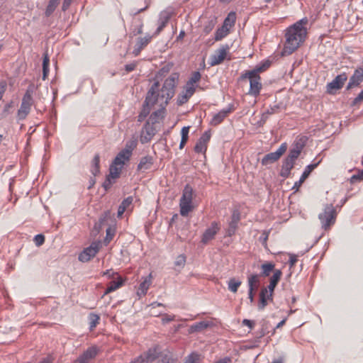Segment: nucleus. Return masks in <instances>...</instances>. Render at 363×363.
Listing matches in <instances>:
<instances>
[{
    "label": "nucleus",
    "mask_w": 363,
    "mask_h": 363,
    "mask_svg": "<svg viewBox=\"0 0 363 363\" xmlns=\"http://www.w3.org/2000/svg\"><path fill=\"white\" fill-rule=\"evenodd\" d=\"M179 74L172 73L164 82L163 86L160 89V84L155 82L148 90L143 108L138 116V121L142 122L149 114L150 106L158 104L160 106L164 107L169 101L174 96L175 87L179 81Z\"/></svg>",
    "instance_id": "nucleus-1"
},
{
    "label": "nucleus",
    "mask_w": 363,
    "mask_h": 363,
    "mask_svg": "<svg viewBox=\"0 0 363 363\" xmlns=\"http://www.w3.org/2000/svg\"><path fill=\"white\" fill-rule=\"evenodd\" d=\"M306 33V29L303 26L302 21L289 27L285 34L286 42L281 51V56L292 54L305 40Z\"/></svg>",
    "instance_id": "nucleus-2"
},
{
    "label": "nucleus",
    "mask_w": 363,
    "mask_h": 363,
    "mask_svg": "<svg viewBox=\"0 0 363 363\" xmlns=\"http://www.w3.org/2000/svg\"><path fill=\"white\" fill-rule=\"evenodd\" d=\"M132 150L133 147L130 146L129 148L125 147L118 153L112 164L110 165L109 174L104 184L105 189L108 188L112 184L113 182L112 180L119 177L123 165L131 157Z\"/></svg>",
    "instance_id": "nucleus-3"
},
{
    "label": "nucleus",
    "mask_w": 363,
    "mask_h": 363,
    "mask_svg": "<svg viewBox=\"0 0 363 363\" xmlns=\"http://www.w3.org/2000/svg\"><path fill=\"white\" fill-rule=\"evenodd\" d=\"M240 79H249L250 89L248 91V94L255 97L259 95L260 91L262 87L259 74L254 72L252 70H250L242 74V75L240 76Z\"/></svg>",
    "instance_id": "nucleus-4"
},
{
    "label": "nucleus",
    "mask_w": 363,
    "mask_h": 363,
    "mask_svg": "<svg viewBox=\"0 0 363 363\" xmlns=\"http://www.w3.org/2000/svg\"><path fill=\"white\" fill-rule=\"evenodd\" d=\"M33 88L29 86L23 96L20 108L17 112V118L19 121L24 120L30 111L33 104Z\"/></svg>",
    "instance_id": "nucleus-5"
},
{
    "label": "nucleus",
    "mask_w": 363,
    "mask_h": 363,
    "mask_svg": "<svg viewBox=\"0 0 363 363\" xmlns=\"http://www.w3.org/2000/svg\"><path fill=\"white\" fill-rule=\"evenodd\" d=\"M336 213L332 204L326 205L324 211L319 214V219L322 223V227L325 229L334 224L335 221Z\"/></svg>",
    "instance_id": "nucleus-6"
},
{
    "label": "nucleus",
    "mask_w": 363,
    "mask_h": 363,
    "mask_svg": "<svg viewBox=\"0 0 363 363\" xmlns=\"http://www.w3.org/2000/svg\"><path fill=\"white\" fill-rule=\"evenodd\" d=\"M101 247V243L100 241L93 242L90 246L86 247L79 255V260L82 262H86L89 261L91 258L95 257L97 252L99 251V249Z\"/></svg>",
    "instance_id": "nucleus-7"
},
{
    "label": "nucleus",
    "mask_w": 363,
    "mask_h": 363,
    "mask_svg": "<svg viewBox=\"0 0 363 363\" xmlns=\"http://www.w3.org/2000/svg\"><path fill=\"white\" fill-rule=\"evenodd\" d=\"M287 145L286 143H282L277 151L270 152L264 155L262 158L261 163L264 166H267L277 162L281 156L286 152Z\"/></svg>",
    "instance_id": "nucleus-8"
},
{
    "label": "nucleus",
    "mask_w": 363,
    "mask_h": 363,
    "mask_svg": "<svg viewBox=\"0 0 363 363\" xmlns=\"http://www.w3.org/2000/svg\"><path fill=\"white\" fill-rule=\"evenodd\" d=\"M173 15L174 11L171 9H167L160 12L157 21L158 26L155 32L154 33L153 35H158L162 32V30L164 29V28L166 27L167 23L171 19Z\"/></svg>",
    "instance_id": "nucleus-9"
},
{
    "label": "nucleus",
    "mask_w": 363,
    "mask_h": 363,
    "mask_svg": "<svg viewBox=\"0 0 363 363\" xmlns=\"http://www.w3.org/2000/svg\"><path fill=\"white\" fill-rule=\"evenodd\" d=\"M155 133L156 129L154 124L151 123L150 121H147L141 130L140 136V142L143 144L150 142Z\"/></svg>",
    "instance_id": "nucleus-10"
},
{
    "label": "nucleus",
    "mask_w": 363,
    "mask_h": 363,
    "mask_svg": "<svg viewBox=\"0 0 363 363\" xmlns=\"http://www.w3.org/2000/svg\"><path fill=\"white\" fill-rule=\"evenodd\" d=\"M347 79L345 73L337 75L331 82L327 84V91L333 94L334 91L341 89Z\"/></svg>",
    "instance_id": "nucleus-11"
},
{
    "label": "nucleus",
    "mask_w": 363,
    "mask_h": 363,
    "mask_svg": "<svg viewBox=\"0 0 363 363\" xmlns=\"http://www.w3.org/2000/svg\"><path fill=\"white\" fill-rule=\"evenodd\" d=\"M229 46L225 45L218 49L211 57V65L214 66L220 64L225 58Z\"/></svg>",
    "instance_id": "nucleus-12"
},
{
    "label": "nucleus",
    "mask_w": 363,
    "mask_h": 363,
    "mask_svg": "<svg viewBox=\"0 0 363 363\" xmlns=\"http://www.w3.org/2000/svg\"><path fill=\"white\" fill-rule=\"evenodd\" d=\"M219 230L220 226L218 223L216 221L212 222L210 227H208L203 233L201 238V242L207 244L210 240L214 238Z\"/></svg>",
    "instance_id": "nucleus-13"
},
{
    "label": "nucleus",
    "mask_w": 363,
    "mask_h": 363,
    "mask_svg": "<svg viewBox=\"0 0 363 363\" xmlns=\"http://www.w3.org/2000/svg\"><path fill=\"white\" fill-rule=\"evenodd\" d=\"M196 90L194 88L184 85L183 90L177 96V103L179 106L186 104L194 95Z\"/></svg>",
    "instance_id": "nucleus-14"
},
{
    "label": "nucleus",
    "mask_w": 363,
    "mask_h": 363,
    "mask_svg": "<svg viewBox=\"0 0 363 363\" xmlns=\"http://www.w3.org/2000/svg\"><path fill=\"white\" fill-rule=\"evenodd\" d=\"M320 162H318L316 163H314V164H311L308 166H306V167L305 168L302 175L301 176L300 179L298 181L296 182L294 186H293V189L295 190L296 191L298 190V189L300 188V186H301V184L304 182V181L308 177V176L310 175L311 172L318 167V165L319 164Z\"/></svg>",
    "instance_id": "nucleus-15"
},
{
    "label": "nucleus",
    "mask_w": 363,
    "mask_h": 363,
    "mask_svg": "<svg viewBox=\"0 0 363 363\" xmlns=\"http://www.w3.org/2000/svg\"><path fill=\"white\" fill-rule=\"evenodd\" d=\"M363 82V67L356 69L350 79L347 89H350L352 87L357 86Z\"/></svg>",
    "instance_id": "nucleus-16"
},
{
    "label": "nucleus",
    "mask_w": 363,
    "mask_h": 363,
    "mask_svg": "<svg viewBox=\"0 0 363 363\" xmlns=\"http://www.w3.org/2000/svg\"><path fill=\"white\" fill-rule=\"evenodd\" d=\"M152 36L149 34L143 38H138L133 50V54L135 56H138L140 53L141 50L149 44L152 40Z\"/></svg>",
    "instance_id": "nucleus-17"
},
{
    "label": "nucleus",
    "mask_w": 363,
    "mask_h": 363,
    "mask_svg": "<svg viewBox=\"0 0 363 363\" xmlns=\"http://www.w3.org/2000/svg\"><path fill=\"white\" fill-rule=\"evenodd\" d=\"M160 354V350L157 346L150 348L147 352L141 354L145 363H151L154 362Z\"/></svg>",
    "instance_id": "nucleus-18"
},
{
    "label": "nucleus",
    "mask_w": 363,
    "mask_h": 363,
    "mask_svg": "<svg viewBox=\"0 0 363 363\" xmlns=\"http://www.w3.org/2000/svg\"><path fill=\"white\" fill-rule=\"evenodd\" d=\"M295 162L286 158L281 165L279 175L283 178H288L291 174V171L294 168Z\"/></svg>",
    "instance_id": "nucleus-19"
},
{
    "label": "nucleus",
    "mask_w": 363,
    "mask_h": 363,
    "mask_svg": "<svg viewBox=\"0 0 363 363\" xmlns=\"http://www.w3.org/2000/svg\"><path fill=\"white\" fill-rule=\"evenodd\" d=\"M99 353V348L96 346H91L87 348L79 357L83 359L85 362L89 363L94 359Z\"/></svg>",
    "instance_id": "nucleus-20"
},
{
    "label": "nucleus",
    "mask_w": 363,
    "mask_h": 363,
    "mask_svg": "<svg viewBox=\"0 0 363 363\" xmlns=\"http://www.w3.org/2000/svg\"><path fill=\"white\" fill-rule=\"evenodd\" d=\"M230 111V108L223 109L215 114L211 121V125L216 126L220 124L227 117L228 114Z\"/></svg>",
    "instance_id": "nucleus-21"
},
{
    "label": "nucleus",
    "mask_w": 363,
    "mask_h": 363,
    "mask_svg": "<svg viewBox=\"0 0 363 363\" xmlns=\"http://www.w3.org/2000/svg\"><path fill=\"white\" fill-rule=\"evenodd\" d=\"M153 164V158L151 156H145L143 157L140 162L138 165V170L141 172H145L151 168Z\"/></svg>",
    "instance_id": "nucleus-22"
},
{
    "label": "nucleus",
    "mask_w": 363,
    "mask_h": 363,
    "mask_svg": "<svg viewBox=\"0 0 363 363\" xmlns=\"http://www.w3.org/2000/svg\"><path fill=\"white\" fill-rule=\"evenodd\" d=\"M259 277L260 275L256 274L248 276L247 282L249 289L256 291L259 288L260 284Z\"/></svg>",
    "instance_id": "nucleus-23"
},
{
    "label": "nucleus",
    "mask_w": 363,
    "mask_h": 363,
    "mask_svg": "<svg viewBox=\"0 0 363 363\" xmlns=\"http://www.w3.org/2000/svg\"><path fill=\"white\" fill-rule=\"evenodd\" d=\"M239 220L240 214L238 213L234 212L232 215V220L229 223V227L227 230V233L229 236H231L235 233Z\"/></svg>",
    "instance_id": "nucleus-24"
},
{
    "label": "nucleus",
    "mask_w": 363,
    "mask_h": 363,
    "mask_svg": "<svg viewBox=\"0 0 363 363\" xmlns=\"http://www.w3.org/2000/svg\"><path fill=\"white\" fill-rule=\"evenodd\" d=\"M179 207L180 214L182 216H188V214L194 209L192 202L183 201L182 199L179 201Z\"/></svg>",
    "instance_id": "nucleus-25"
},
{
    "label": "nucleus",
    "mask_w": 363,
    "mask_h": 363,
    "mask_svg": "<svg viewBox=\"0 0 363 363\" xmlns=\"http://www.w3.org/2000/svg\"><path fill=\"white\" fill-rule=\"evenodd\" d=\"M269 300V294L267 289L262 288L259 293V301L258 303V309L263 310L267 305Z\"/></svg>",
    "instance_id": "nucleus-26"
},
{
    "label": "nucleus",
    "mask_w": 363,
    "mask_h": 363,
    "mask_svg": "<svg viewBox=\"0 0 363 363\" xmlns=\"http://www.w3.org/2000/svg\"><path fill=\"white\" fill-rule=\"evenodd\" d=\"M123 284V281L121 277H118L117 280L111 281L108 283L107 288L104 295H106L111 292L119 289Z\"/></svg>",
    "instance_id": "nucleus-27"
},
{
    "label": "nucleus",
    "mask_w": 363,
    "mask_h": 363,
    "mask_svg": "<svg viewBox=\"0 0 363 363\" xmlns=\"http://www.w3.org/2000/svg\"><path fill=\"white\" fill-rule=\"evenodd\" d=\"M201 78V75L199 72H194L185 85L194 88V89L196 90V87L198 86L197 83L200 81Z\"/></svg>",
    "instance_id": "nucleus-28"
},
{
    "label": "nucleus",
    "mask_w": 363,
    "mask_h": 363,
    "mask_svg": "<svg viewBox=\"0 0 363 363\" xmlns=\"http://www.w3.org/2000/svg\"><path fill=\"white\" fill-rule=\"evenodd\" d=\"M151 278H152L151 274H150L148 277L145 278L143 281H142L140 283L139 289H138V295L144 296L146 294V293L152 283Z\"/></svg>",
    "instance_id": "nucleus-29"
},
{
    "label": "nucleus",
    "mask_w": 363,
    "mask_h": 363,
    "mask_svg": "<svg viewBox=\"0 0 363 363\" xmlns=\"http://www.w3.org/2000/svg\"><path fill=\"white\" fill-rule=\"evenodd\" d=\"M212 323L209 321H201L192 325L189 328L190 333L199 332L211 326Z\"/></svg>",
    "instance_id": "nucleus-30"
},
{
    "label": "nucleus",
    "mask_w": 363,
    "mask_h": 363,
    "mask_svg": "<svg viewBox=\"0 0 363 363\" xmlns=\"http://www.w3.org/2000/svg\"><path fill=\"white\" fill-rule=\"evenodd\" d=\"M275 264L272 262H265L261 265V275L268 277L271 272H274Z\"/></svg>",
    "instance_id": "nucleus-31"
},
{
    "label": "nucleus",
    "mask_w": 363,
    "mask_h": 363,
    "mask_svg": "<svg viewBox=\"0 0 363 363\" xmlns=\"http://www.w3.org/2000/svg\"><path fill=\"white\" fill-rule=\"evenodd\" d=\"M193 189L189 184H186L183 190L182 196L180 199L183 201L192 202L193 200Z\"/></svg>",
    "instance_id": "nucleus-32"
},
{
    "label": "nucleus",
    "mask_w": 363,
    "mask_h": 363,
    "mask_svg": "<svg viewBox=\"0 0 363 363\" xmlns=\"http://www.w3.org/2000/svg\"><path fill=\"white\" fill-rule=\"evenodd\" d=\"M279 109H280V106L277 105V104L269 107V108H267L266 110V111H264L262 113V120L263 121H266L268 119L269 116L279 113Z\"/></svg>",
    "instance_id": "nucleus-33"
},
{
    "label": "nucleus",
    "mask_w": 363,
    "mask_h": 363,
    "mask_svg": "<svg viewBox=\"0 0 363 363\" xmlns=\"http://www.w3.org/2000/svg\"><path fill=\"white\" fill-rule=\"evenodd\" d=\"M301 150L302 147L296 145L295 147L289 150V155L287 156L286 158L296 162V160H297V158L298 157L301 152Z\"/></svg>",
    "instance_id": "nucleus-34"
},
{
    "label": "nucleus",
    "mask_w": 363,
    "mask_h": 363,
    "mask_svg": "<svg viewBox=\"0 0 363 363\" xmlns=\"http://www.w3.org/2000/svg\"><path fill=\"white\" fill-rule=\"evenodd\" d=\"M229 28H227L225 26H222L220 28H218L215 33V40L216 41L222 40L225 38L229 33Z\"/></svg>",
    "instance_id": "nucleus-35"
},
{
    "label": "nucleus",
    "mask_w": 363,
    "mask_h": 363,
    "mask_svg": "<svg viewBox=\"0 0 363 363\" xmlns=\"http://www.w3.org/2000/svg\"><path fill=\"white\" fill-rule=\"evenodd\" d=\"M99 162L100 157L99 155H96L92 160L91 172L94 176H96L99 173Z\"/></svg>",
    "instance_id": "nucleus-36"
},
{
    "label": "nucleus",
    "mask_w": 363,
    "mask_h": 363,
    "mask_svg": "<svg viewBox=\"0 0 363 363\" xmlns=\"http://www.w3.org/2000/svg\"><path fill=\"white\" fill-rule=\"evenodd\" d=\"M59 1L60 0H50L45 10L46 16H50L54 12L59 4Z\"/></svg>",
    "instance_id": "nucleus-37"
},
{
    "label": "nucleus",
    "mask_w": 363,
    "mask_h": 363,
    "mask_svg": "<svg viewBox=\"0 0 363 363\" xmlns=\"http://www.w3.org/2000/svg\"><path fill=\"white\" fill-rule=\"evenodd\" d=\"M240 285V281L235 280V279H230L228 281V289L233 293H236Z\"/></svg>",
    "instance_id": "nucleus-38"
},
{
    "label": "nucleus",
    "mask_w": 363,
    "mask_h": 363,
    "mask_svg": "<svg viewBox=\"0 0 363 363\" xmlns=\"http://www.w3.org/2000/svg\"><path fill=\"white\" fill-rule=\"evenodd\" d=\"M235 22V13L231 12L228 15V16L224 20L223 26H227V28H230V27H232L234 25Z\"/></svg>",
    "instance_id": "nucleus-39"
},
{
    "label": "nucleus",
    "mask_w": 363,
    "mask_h": 363,
    "mask_svg": "<svg viewBox=\"0 0 363 363\" xmlns=\"http://www.w3.org/2000/svg\"><path fill=\"white\" fill-rule=\"evenodd\" d=\"M270 66V62L269 61H266L262 62L260 65H257L252 71L259 74V73L265 71Z\"/></svg>",
    "instance_id": "nucleus-40"
},
{
    "label": "nucleus",
    "mask_w": 363,
    "mask_h": 363,
    "mask_svg": "<svg viewBox=\"0 0 363 363\" xmlns=\"http://www.w3.org/2000/svg\"><path fill=\"white\" fill-rule=\"evenodd\" d=\"M115 232V229L111 227H109L106 229V238L104 239V242L106 243V245L108 244L111 242V240L113 238Z\"/></svg>",
    "instance_id": "nucleus-41"
},
{
    "label": "nucleus",
    "mask_w": 363,
    "mask_h": 363,
    "mask_svg": "<svg viewBox=\"0 0 363 363\" xmlns=\"http://www.w3.org/2000/svg\"><path fill=\"white\" fill-rule=\"evenodd\" d=\"M281 275L282 272L280 269H275L274 271L273 275L270 278V282L277 285L278 282L281 279Z\"/></svg>",
    "instance_id": "nucleus-42"
},
{
    "label": "nucleus",
    "mask_w": 363,
    "mask_h": 363,
    "mask_svg": "<svg viewBox=\"0 0 363 363\" xmlns=\"http://www.w3.org/2000/svg\"><path fill=\"white\" fill-rule=\"evenodd\" d=\"M207 149V145L204 143H202L200 140H198L195 147L194 150L195 152L200 153V152H205Z\"/></svg>",
    "instance_id": "nucleus-43"
},
{
    "label": "nucleus",
    "mask_w": 363,
    "mask_h": 363,
    "mask_svg": "<svg viewBox=\"0 0 363 363\" xmlns=\"http://www.w3.org/2000/svg\"><path fill=\"white\" fill-rule=\"evenodd\" d=\"M99 319H100L99 316L96 314L91 313L89 315V320H90L89 325H90L91 329H93L94 328H95L96 326V325L99 323Z\"/></svg>",
    "instance_id": "nucleus-44"
},
{
    "label": "nucleus",
    "mask_w": 363,
    "mask_h": 363,
    "mask_svg": "<svg viewBox=\"0 0 363 363\" xmlns=\"http://www.w3.org/2000/svg\"><path fill=\"white\" fill-rule=\"evenodd\" d=\"M362 180H363V169L358 171L357 174L352 175L350 178L351 183H355Z\"/></svg>",
    "instance_id": "nucleus-45"
},
{
    "label": "nucleus",
    "mask_w": 363,
    "mask_h": 363,
    "mask_svg": "<svg viewBox=\"0 0 363 363\" xmlns=\"http://www.w3.org/2000/svg\"><path fill=\"white\" fill-rule=\"evenodd\" d=\"M199 359V355L196 353H192L189 355L184 363H196Z\"/></svg>",
    "instance_id": "nucleus-46"
},
{
    "label": "nucleus",
    "mask_w": 363,
    "mask_h": 363,
    "mask_svg": "<svg viewBox=\"0 0 363 363\" xmlns=\"http://www.w3.org/2000/svg\"><path fill=\"white\" fill-rule=\"evenodd\" d=\"M185 262H186V257L184 255H180L177 257V259L174 262V264L179 267H183L185 264Z\"/></svg>",
    "instance_id": "nucleus-47"
},
{
    "label": "nucleus",
    "mask_w": 363,
    "mask_h": 363,
    "mask_svg": "<svg viewBox=\"0 0 363 363\" xmlns=\"http://www.w3.org/2000/svg\"><path fill=\"white\" fill-rule=\"evenodd\" d=\"M276 286H277V284L271 283L269 281V286L267 288V291H268V294H269V301H273V294H274V289H275Z\"/></svg>",
    "instance_id": "nucleus-48"
},
{
    "label": "nucleus",
    "mask_w": 363,
    "mask_h": 363,
    "mask_svg": "<svg viewBox=\"0 0 363 363\" xmlns=\"http://www.w3.org/2000/svg\"><path fill=\"white\" fill-rule=\"evenodd\" d=\"M211 138V133L209 131H206L199 139V140L201 141L202 143H204L207 145L208 142L210 140Z\"/></svg>",
    "instance_id": "nucleus-49"
},
{
    "label": "nucleus",
    "mask_w": 363,
    "mask_h": 363,
    "mask_svg": "<svg viewBox=\"0 0 363 363\" xmlns=\"http://www.w3.org/2000/svg\"><path fill=\"white\" fill-rule=\"evenodd\" d=\"M34 240L36 245L40 246L43 244L45 241V237L41 234H38L35 236Z\"/></svg>",
    "instance_id": "nucleus-50"
},
{
    "label": "nucleus",
    "mask_w": 363,
    "mask_h": 363,
    "mask_svg": "<svg viewBox=\"0 0 363 363\" xmlns=\"http://www.w3.org/2000/svg\"><path fill=\"white\" fill-rule=\"evenodd\" d=\"M7 83L5 80L0 82V100L2 99L4 92L6 91Z\"/></svg>",
    "instance_id": "nucleus-51"
},
{
    "label": "nucleus",
    "mask_w": 363,
    "mask_h": 363,
    "mask_svg": "<svg viewBox=\"0 0 363 363\" xmlns=\"http://www.w3.org/2000/svg\"><path fill=\"white\" fill-rule=\"evenodd\" d=\"M133 196H128L122 201L121 205L123 206L125 208H128L133 203Z\"/></svg>",
    "instance_id": "nucleus-52"
},
{
    "label": "nucleus",
    "mask_w": 363,
    "mask_h": 363,
    "mask_svg": "<svg viewBox=\"0 0 363 363\" xmlns=\"http://www.w3.org/2000/svg\"><path fill=\"white\" fill-rule=\"evenodd\" d=\"M160 111L154 112L153 113L151 114L148 121H151V123L154 124L157 121V118L160 116Z\"/></svg>",
    "instance_id": "nucleus-53"
},
{
    "label": "nucleus",
    "mask_w": 363,
    "mask_h": 363,
    "mask_svg": "<svg viewBox=\"0 0 363 363\" xmlns=\"http://www.w3.org/2000/svg\"><path fill=\"white\" fill-rule=\"evenodd\" d=\"M136 65H137V62H133L130 64L125 65V69L126 72H130L133 71L135 69Z\"/></svg>",
    "instance_id": "nucleus-54"
},
{
    "label": "nucleus",
    "mask_w": 363,
    "mask_h": 363,
    "mask_svg": "<svg viewBox=\"0 0 363 363\" xmlns=\"http://www.w3.org/2000/svg\"><path fill=\"white\" fill-rule=\"evenodd\" d=\"M143 23H140L137 26V28L133 31V35H137L141 34L143 33Z\"/></svg>",
    "instance_id": "nucleus-55"
},
{
    "label": "nucleus",
    "mask_w": 363,
    "mask_h": 363,
    "mask_svg": "<svg viewBox=\"0 0 363 363\" xmlns=\"http://www.w3.org/2000/svg\"><path fill=\"white\" fill-rule=\"evenodd\" d=\"M363 101V90L358 94V96L353 100L352 104L356 105Z\"/></svg>",
    "instance_id": "nucleus-56"
},
{
    "label": "nucleus",
    "mask_w": 363,
    "mask_h": 363,
    "mask_svg": "<svg viewBox=\"0 0 363 363\" xmlns=\"http://www.w3.org/2000/svg\"><path fill=\"white\" fill-rule=\"evenodd\" d=\"M269 233L264 231L262 236L259 238L260 241L262 242L263 245H267V240L268 239Z\"/></svg>",
    "instance_id": "nucleus-57"
},
{
    "label": "nucleus",
    "mask_w": 363,
    "mask_h": 363,
    "mask_svg": "<svg viewBox=\"0 0 363 363\" xmlns=\"http://www.w3.org/2000/svg\"><path fill=\"white\" fill-rule=\"evenodd\" d=\"M174 315H169L165 314L163 316L162 321L163 323H167L174 320Z\"/></svg>",
    "instance_id": "nucleus-58"
},
{
    "label": "nucleus",
    "mask_w": 363,
    "mask_h": 363,
    "mask_svg": "<svg viewBox=\"0 0 363 363\" xmlns=\"http://www.w3.org/2000/svg\"><path fill=\"white\" fill-rule=\"evenodd\" d=\"M189 130V127L185 126V127L182 128V131H181L182 138H185V139L188 140Z\"/></svg>",
    "instance_id": "nucleus-59"
},
{
    "label": "nucleus",
    "mask_w": 363,
    "mask_h": 363,
    "mask_svg": "<svg viewBox=\"0 0 363 363\" xmlns=\"http://www.w3.org/2000/svg\"><path fill=\"white\" fill-rule=\"evenodd\" d=\"M296 262H297V256L295 255H290L289 260L290 267H294Z\"/></svg>",
    "instance_id": "nucleus-60"
},
{
    "label": "nucleus",
    "mask_w": 363,
    "mask_h": 363,
    "mask_svg": "<svg viewBox=\"0 0 363 363\" xmlns=\"http://www.w3.org/2000/svg\"><path fill=\"white\" fill-rule=\"evenodd\" d=\"M156 306H163V304L162 303H157V302H155V303H152L151 305H150V307H151V309H150V313L152 315H155V316H157L158 315L155 312V311H152V310L156 307Z\"/></svg>",
    "instance_id": "nucleus-61"
},
{
    "label": "nucleus",
    "mask_w": 363,
    "mask_h": 363,
    "mask_svg": "<svg viewBox=\"0 0 363 363\" xmlns=\"http://www.w3.org/2000/svg\"><path fill=\"white\" fill-rule=\"evenodd\" d=\"M242 325H246L249 327L250 329H252L255 325V323L252 320L244 319L242 320Z\"/></svg>",
    "instance_id": "nucleus-62"
},
{
    "label": "nucleus",
    "mask_w": 363,
    "mask_h": 363,
    "mask_svg": "<svg viewBox=\"0 0 363 363\" xmlns=\"http://www.w3.org/2000/svg\"><path fill=\"white\" fill-rule=\"evenodd\" d=\"M214 24H215L214 22L213 21H211L208 26H205L204 31L206 33H208L213 28Z\"/></svg>",
    "instance_id": "nucleus-63"
},
{
    "label": "nucleus",
    "mask_w": 363,
    "mask_h": 363,
    "mask_svg": "<svg viewBox=\"0 0 363 363\" xmlns=\"http://www.w3.org/2000/svg\"><path fill=\"white\" fill-rule=\"evenodd\" d=\"M72 0H64L62 9L63 11H66L70 6Z\"/></svg>",
    "instance_id": "nucleus-64"
}]
</instances>
